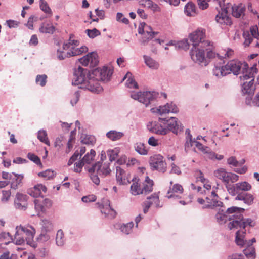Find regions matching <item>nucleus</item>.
I'll return each mask as SVG.
<instances>
[{
    "label": "nucleus",
    "instance_id": "obj_32",
    "mask_svg": "<svg viewBox=\"0 0 259 259\" xmlns=\"http://www.w3.org/2000/svg\"><path fill=\"white\" fill-rule=\"evenodd\" d=\"M254 199L253 195L249 193H239L235 197L236 200L243 201L248 205H250L253 203Z\"/></svg>",
    "mask_w": 259,
    "mask_h": 259
},
{
    "label": "nucleus",
    "instance_id": "obj_39",
    "mask_svg": "<svg viewBox=\"0 0 259 259\" xmlns=\"http://www.w3.org/2000/svg\"><path fill=\"white\" fill-rule=\"evenodd\" d=\"M96 155L95 150L91 149L90 152H88L82 158V161L84 164H89L91 163L94 160Z\"/></svg>",
    "mask_w": 259,
    "mask_h": 259
},
{
    "label": "nucleus",
    "instance_id": "obj_62",
    "mask_svg": "<svg viewBox=\"0 0 259 259\" xmlns=\"http://www.w3.org/2000/svg\"><path fill=\"white\" fill-rule=\"evenodd\" d=\"M199 8L202 10H205L208 8V3L211 0H197Z\"/></svg>",
    "mask_w": 259,
    "mask_h": 259
},
{
    "label": "nucleus",
    "instance_id": "obj_53",
    "mask_svg": "<svg viewBox=\"0 0 259 259\" xmlns=\"http://www.w3.org/2000/svg\"><path fill=\"white\" fill-rule=\"evenodd\" d=\"M50 233L41 230V233L37 238L38 241L41 242L48 241L50 239Z\"/></svg>",
    "mask_w": 259,
    "mask_h": 259
},
{
    "label": "nucleus",
    "instance_id": "obj_17",
    "mask_svg": "<svg viewBox=\"0 0 259 259\" xmlns=\"http://www.w3.org/2000/svg\"><path fill=\"white\" fill-rule=\"evenodd\" d=\"M85 169L88 172H96L99 175L104 176L107 175L111 171L108 162L101 164L100 162H98L91 167L85 166Z\"/></svg>",
    "mask_w": 259,
    "mask_h": 259
},
{
    "label": "nucleus",
    "instance_id": "obj_60",
    "mask_svg": "<svg viewBox=\"0 0 259 259\" xmlns=\"http://www.w3.org/2000/svg\"><path fill=\"white\" fill-rule=\"evenodd\" d=\"M116 20L118 22L122 23L125 24H128L130 22L129 20L123 16V15L121 13H117L116 14Z\"/></svg>",
    "mask_w": 259,
    "mask_h": 259
},
{
    "label": "nucleus",
    "instance_id": "obj_14",
    "mask_svg": "<svg viewBox=\"0 0 259 259\" xmlns=\"http://www.w3.org/2000/svg\"><path fill=\"white\" fill-rule=\"evenodd\" d=\"M252 189L250 184L246 181L238 182L227 187V191L232 196H235L240 191L248 192Z\"/></svg>",
    "mask_w": 259,
    "mask_h": 259
},
{
    "label": "nucleus",
    "instance_id": "obj_42",
    "mask_svg": "<svg viewBox=\"0 0 259 259\" xmlns=\"http://www.w3.org/2000/svg\"><path fill=\"white\" fill-rule=\"evenodd\" d=\"M37 138L42 143L47 145H50V143L47 137L46 131L40 130L37 133Z\"/></svg>",
    "mask_w": 259,
    "mask_h": 259
},
{
    "label": "nucleus",
    "instance_id": "obj_5",
    "mask_svg": "<svg viewBox=\"0 0 259 259\" xmlns=\"http://www.w3.org/2000/svg\"><path fill=\"white\" fill-rule=\"evenodd\" d=\"M79 45V41L73 38V35H71L68 41L63 45V49L67 51V54L69 57L78 56L88 51V48L85 46H82L80 48H76Z\"/></svg>",
    "mask_w": 259,
    "mask_h": 259
},
{
    "label": "nucleus",
    "instance_id": "obj_22",
    "mask_svg": "<svg viewBox=\"0 0 259 259\" xmlns=\"http://www.w3.org/2000/svg\"><path fill=\"white\" fill-rule=\"evenodd\" d=\"M159 193H154L151 196L147 198V200L144 201L143 203V212L146 213L151 205H154L156 207H160V201L159 198Z\"/></svg>",
    "mask_w": 259,
    "mask_h": 259
},
{
    "label": "nucleus",
    "instance_id": "obj_3",
    "mask_svg": "<svg viewBox=\"0 0 259 259\" xmlns=\"http://www.w3.org/2000/svg\"><path fill=\"white\" fill-rule=\"evenodd\" d=\"M13 241L16 245L23 244L25 241L30 244L36 233L35 228L31 225H19L16 227Z\"/></svg>",
    "mask_w": 259,
    "mask_h": 259
},
{
    "label": "nucleus",
    "instance_id": "obj_16",
    "mask_svg": "<svg viewBox=\"0 0 259 259\" xmlns=\"http://www.w3.org/2000/svg\"><path fill=\"white\" fill-rule=\"evenodd\" d=\"M2 178L4 179L10 180L11 188L13 189L16 190L21 183L24 176L22 174L18 175L14 172L9 173L3 171L2 172Z\"/></svg>",
    "mask_w": 259,
    "mask_h": 259
},
{
    "label": "nucleus",
    "instance_id": "obj_10",
    "mask_svg": "<svg viewBox=\"0 0 259 259\" xmlns=\"http://www.w3.org/2000/svg\"><path fill=\"white\" fill-rule=\"evenodd\" d=\"M219 5L221 11H219L215 17L216 21L222 25H231L232 21L231 18L227 14L230 9L229 6H226L225 0L217 1Z\"/></svg>",
    "mask_w": 259,
    "mask_h": 259
},
{
    "label": "nucleus",
    "instance_id": "obj_46",
    "mask_svg": "<svg viewBox=\"0 0 259 259\" xmlns=\"http://www.w3.org/2000/svg\"><path fill=\"white\" fill-rule=\"evenodd\" d=\"M139 3L140 5L148 8L152 9L154 11H156L158 9L157 5L151 0H141Z\"/></svg>",
    "mask_w": 259,
    "mask_h": 259
},
{
    "label": "nucleus",
    "instance_id": "obj_41",
    "mask_svg": "<svg viewBox=\"0 0 259 259\" xmlns=\"http://www.w3.org/2000/svg\"><path fill=\"white\" fill-rule=\"evenodd\" d=\"M65 239L63 231L59 230L57 232L56 236V244L58 246H62L65 243Z\"/></svg>",
    "mask_w": 259,
    "mask_h": 259
},
{
    "label": "nucleus",
    "instance_id": "obj_59",
    "mask_svg": "<svg viewBox=\"0 0 259 259\" xmlns=\"http://www.w3.org/2000/svg\"><path fill=\"white\" fill-rule=\"evenodd\" d=\"M34 202L35 204V209L38 213V214H39L40 212H43L45 210L44 206L39 200L36 199L34 200Z\"/></svg>",
    "mask_w": 259,
    "mask_h": 259
},
{
    "label": "nucleus",
    "instance_id": "obj_37",
    "mask_svg": "<svg viewBox=\"0 0 259 259\" xmlns=\"http://www.w3.org/2000/svg\"><path fill=\"white\" fill-rule=\"evenodd\" d=\"M184 12L188 16H194L196 14V6L191 2H188L185 6Z\"/></svg>",
    "mask_w": 259,
    "mask_h": 259
},
{
    "label": "nucleus",
    "instance_id": "obj_49",
    "mask_svg": "<svg viewBox=\"0 0 259 259\" xmlns=\"http://www.w3.org/2000/svg\"><path fill=\"white\" fill-rule=\"evenodd\" d=\"M120 150L119 148L108 150L107 152L110 161H114L117 158Z\"/></svg>",
    "mask_w": 259,
    "mask_h": 259
},
{
    "label": "nucleus",
    "instance_id": "obj_57",
    "mask_svg": "<svg viewBox=\"0 0 259 259\" xmlns=\"http://www.w3.org/2000/svg\"><path fill=\"white\" fill-rule=\"evenodd\" d=\"M47 76L45 74L38 75L36 77L35 82L41 87L45 86L47 82Z\"/></svg>",
    "mask_w": 259,
    "mask_h": 259
},
{
    "label": "nucleus",
    "instance_id": "obj_21",
    "mask_svg": "<svg viewBox=\"0 0 259 259\" xmlns=\"http://www.w3.org/2000/svg\"><path fill=\"white\" fill-rule=\"evenodd\" d=\"M159 121L163 122L164 124H167L166 127L168 129V132L171 131L174 133L177 134L179 131L182 130L181 124L178 122V119L176 118L171 117L168 119L159 118Z\"/></svg>",
    "mask_w": 259,
    "mask_h": 259
},
{
    "label": "nucleus",
    "instance_id": "obj_2",
    "mask_svg": "<svg viewBox=\"0 0 259 259\" xmlns=\"http://www.w3.org/2000/svg\"><path fill=\"white\" fill-rule=\"evenodd\" d=\"M243 71L240 76L241 81H244L242 85V92L243 94H246L248 96L247 100H250L252 96L254 94L255 88L253 85L254 73L255 72V68L251 67L247 68L246 65H244Z\"/></svg>",
    "mask_w": 259,
    "mask_h": 259
},
{
    "label": "nucleus",
    "instance_id": "obj_24",
    "mask_svg": "<svg viewBox=\"0 0 259 259\" xmlns=\"http://www.w3.org/2000/svg\"><path fill=\"white\" fill-rule=\"evenodd\" d=\"M161 121L159 120L158 122L156 121L151 122L147 125L148 129L151 132L156 134L164 135L168 133V129L166 128L165 125H162Z\"/></svg>",
    "mask_w": 259,
    "mask_h": 259
},
{
    "label": "nucleus",
    "instance_id": "obj_56",
    "mask_svg": "<svg viewBox=\"0 0 259 259\" xmlns=\"http://www.w3.org/2000/svg\"><path fill=\"white\" fill-rule=\"evenodd\" d=\"M233 55L234 51L230 48L223 50L222 52H221V60L222 61L224 58H231Z\"/></svg>",
    "mask_w": 259,
    "mask_h": 259
},
{
    "label": "nucleus",
    "instance_id": "obj_54",
    "mask_svg": "<svg viewBox=\"0 0 259 259\" xmlns=\"http://www.w3.org/2000/svg\"><path fill=\"white\" fill-rule=\"evenodd\" d=\"M85 33L90 38H94L101 34L100 32L96 28H94L93 29H86L85 30Z\"/></svg>",
    "mask_w": 259,
    "mask_h": 259
},
{
    "label": "nucleus",
    "instance_id": "obj_12",
    "mask_svg": "<svg viewBox=\"0 0 259 259\" xmlns=\"http://www.w3.org/2000/svg\"><path fill=\"white\" fill-rule=\"evenodd\" d=\"M151 169L156 170L159 172L164 173L166 171V163L163 160V157L160 154H156L151 157L149 161Z\"/></svg>",
    "mask_w": 259,
    "mask_h": 259
},
{
    "label": "nucleus",
    "instance_id": "obj_63",
    "mask_svg": "<svg viewBox=\"0 0 259 259\" xmlns=\"http://www.w3.org/2000/svg\"><path fill=\"white\" fill-rule=\"evenodd\" d=\"M195 176L197 181H199L202 183H204L206 181L202 172L200 170H196L195 171Z\"/></svg>",
    "mask_w": 259,
    "mask_h": 259
},
{
    "label": "nucleus",
    "instance_id": "obj_30",
    "mask_svg": "<svg viewBox=\"0 0 259 259\" xmlns=\"http://www.w3.org/2000/svg\"><path fill=\"white\" fill-rule=\"evenodd\" d=\"M47 189L46 187L42 184H37L33 187L29 188L27 193L30 196L33 197H38L43 195V193L47 192Z\"/></svg>",
    "mask_w": 259,
    "mask_h": 259
},
{
    "label": "nucleus",
    "instance_id": "obj_55",
    "mask_svg": "<svg viewBox=\"0 0 259 259\" xmlns=\"http://www.w3.org/2000/svg\"><path fill=\"white\" fill-rule=\"evenodd\" d=\"M67 51L64 50L62 48H60L57 50L56 53V56L57 58L60 60H64L66 58L69 57V55L67 54Z\"/></svg>",
    "mask_w": 259,
    "mask_h": 259
},
{
    "label": "nucleus",
    "instance_id": "obj_8",
    "mask_svg": "<svg viewBox=\"0 0 259 259\" xmlns=\"http://www.w3.org/2000/svg\"><path fill=\"white\" fill-rule=\"evenodd\" d=\"M205 31L203 29H198L189 35L193 47L206 48V46H212V43L208 40H205Z\"/></svg>",
    "mask_w": 259,
    "mask_h": 259
},
{
    "label": "nucleus",
    "instance_id": "obj_45",
    "mask_svg": "<svg viewBox=\"0 0 259 259\" xmlns=\"http://www.w3.org/2000/svg\"><path fill=\"white\" fill-rule=\"evenodd\" d=\"M134 148L137 152L140 155L147 154L148 150L146 149L145 145L142 143H137L134 145Z\"/></svg>",
    "mask_w": 259,
    "mask_h": 259
},
{
    "label": "nucleus",
    "instance_id": "obj_52",
    "mask_svg": "<svg viewBox=\"0 0 259 259\" xmlns=\"http://www.w3.org/2000/svg\"><path fill=\"white\" fill-rule=\"evenodd\" d=\"M212 48L207 50V58L210 59H214L216 60L215 62H218V61H222L221 60V53H215L211 49Z\"/></svg>",
    "mask_w": 259,
    "mask_h": 259
},
{
    "label": "nucleus",
    "instance_id": "obj_26",
    "mask_svg": "<svg viewBox=\"0 0 259 259\" xmlns=\"http://www.w3.org/2000/svg\"><path fill=\"white\" fill-rule=\"evenodd\" d=\"M206 204L203 206V208L213 209L215 207L222 206L223 203L218 200V196L214 191L211 192V195L206 198Z\"/></svg>",
    "mask_w": 259,
    "mask_h": 259
},
{
    "label": "nucleus",
    "instance_id": "obj_28",
    "mask_svg": "<svg viewBox=\"0 0 259 259\" xmlns=\"http://www.w3.org/2000/svg\"><path fill=\"white\" fill-rule=\"evenodd\" d=\"M221 62H215L214 63V67L212 69L213 75L219 78H221L224 76L229 74L228 70L227 68L226 65H223Z\"/></svg>",
    "mask_w": 259,
    "mask_h": 259
},
{
    "label": "nucleus",
    "instance_id": "obj_43",
    "mask_svg": "<svg viewBox=\"0 0 259 259\" xmlns=\"http://www.w3.org/2000/svg\"><path fill=\"white\" fill-rule=\"evenodd\" d=\"M243 253L248 258L254 259L255 258V248L251 245L243 250Z\"/></svg>",
    "mask_w": 259,
    "mask_h": 259
},
{
    "label": "nucleus",
    "instance_id": "obj_19",
    "mask_svg": "<svg viewBox=\"0 0 259 259\" xmlns=\"http://www.w3.org/2000/svg\"><path fill=\"white\" fill-rule=\"evenodd\" d=\"M151 111L153 113H158L163 115L168 113H177L179 111L176 105L172 102L168 103L163 106H160L158 108H151Z\"/></svg>",
    "mask_w": 259,
    "mask_h": 259
},
{
    "label": "nucleus",
    "instance_id": "obj_33",
    "mask_svg": "<svg viewBox=\"0 0 259 259\" xmlns=\"http://www.w3.org/2000/svg\"><path fill=\"white\" fill-rule=\"evenodd\" d=\"M226 5V6H229L230 8H231L232 15L236 18H239L244 14L245 9L242 4L232 6L231 4L227 3Z\"/></svg>",
    "mask_w": 259,
    "mask_h": 259
},
{
    "label": "nucleus",
    "instance_id": "obj_25",
    "mask_svg": "<svg viewBox=\"0 0 259 259\" xmlns=\"http://www.w3.org/2000/svg\"><path fill=\"white\" fill-rule=\"evenodd\" d=\"M101 211L105 214V217L112 219L116 217L117 213L110 206V201L107 199H104L101 204Z\"/></svg>",
    "mask_w": 259,
    "mask_h": 259
},
{
    "label": "nucleus",
    "instance_id": "obj_47",
    "mask_svg": "<svg viewBox=\"0 0 259 259\" xmlns=\"http://www.w3.org/2000/svg\"><path fill=\"white\" fill-rule=\"evenodd\" d=\"M96 140L94 136L89 135L83 134L81 137V142L84 144H92L95 143Z\"/></svg>",
    "mask_w": 259,
    "mask_h": 259
},
{
    "label": "nucleus",
    "instance_id": "obj_6",
    "mask_svg": "<svg viewBox=\"0 0 259 259\" xmlns=\"http://www.w3.org/2000/svg\"><path fill=\"white\" fill-rule=\"evenodd\" d=\"M212 48V46H206V48L192 47L190 55L192 61L201 66H206L209 64V61L205 57V51Z\"/></svg>",
    "mask_w": 259,
    "mask_h": 259
},
{
    "label": "nucleus",
    "instance_id": "obj_34",
    "mask_svg": "<svg viewBox=\"0 0 259 259\" xmlns=\"http://www.w3.org/2000/svg\"><path fill=\"white\" fill-rule=\"evenodd\" d=\"M144 62L147 66L152 70H157L159 68L160 65L158 62L150 56L144 55L143 56Z\"/></svg>",
    "mask_w": 259,
    "mask_h": 259
},
{
    "label": "nucleus",
    "instance_id": "obj_27",
    "mask_svg": "<svg viewBox=\"0 0 259 259\" xmlns=\"http://www.w3.org/2000/svg\"><path fill=\"white\" fill-rule=\"evenodd\" d=\"M80 63L83 66L90 65L91 66H95L98 62V55L95 52L88 53L87 55L79 59Z\"/></svg>",
    "mask_w": 259,
    "mask_h": 259
},
{
    "label": "nucleus",
    "instance_id": "obj_7",
    "mask_svg": "<svg viewBox=\"0 0 259 259\" xmlns=\"http://www.w3.org/2000/svg\"><path fill=\"white\" fill-rule=\"evenodd\" d=\"M214 176L220 180L225 185L226 189L227 187L231 186L230 183H234L239 180V176L231 172H228L224 168H219L213 172Z\"/></svg>",
    "mask_w": 259,
    "mask_h": 259
},
{
    "label": "nucleus",
    "instance_id": "obj_13",
    "mask_svg": "<svg viewBox=\"0 0 259 259\" xmlns=\"http://www.w3.org/2000/svg\"><path fill=\"white\" fill-rule=\"evenodd\" d=\"M99 81L91 72L86 82L83 84L82 89H87L93 93H99L103 90Z\"/></svg>",
    "mask_w": 259,
    "mask_h": 259
},
{
    "label": "nucleus",
    "instance_id": "obj_20",
    "mask_svg": "<svg viewBox=\"0 0 259 259\" xmlns=\"http://www.w3.org/2000/svg\"><path fill=\"white\" fill-rule=\"evenodd\" d=\"M172 181L170 182V186L167 191L166 197L168 199H180V194L183 193L184 189L183 187L179 184H175L172 185Z\"/></svg>",
    "mask_w": 259,
    "mask_h": 259
},
{
    "label": "nucleus",
    "instance_id": "obj_9",
    "mask_svg": "<svg viewBox=\"0 0 259 259\" xmlns=\"http://www.w3.org/2000/svg\"><path fill=\"white\" fill-rule=\"evenodd\" d=\"M158 94L155 92L131 93V97L144 104L146 107L152 103L157 98Z\"/></svg>",
    "mask_w": 259,
    "mask_h": 259
},
{
    "label": "nucleus",
    "instance_id": "obj_31",
    "mask_svg": "<svg viewBox=\"0 0 259 259\" xmlns=\"http://www.w3.org/2000/svg\"><path fill=\"white\" fill-rule=\"evenodd\" d=\"M27 196L21 193H18L16 195L14 200L15 207L17 209L25 210L27 205Z\"/></svg>",
    "mask_w": 259,
    "mask_h": 259
},
{
    "label": "nucleus",
    "instance_id": "obj_64",
    "mask_svg": "<svg viewBox=\"0 0 259 259\" xmlns=\"http://www.w3.org/2000/svg\"><path fill=\"white\" fill-rule=\"evenodd\" d=\"M27 157L29 159L34 162L35 164L37 165L41 164V161L40 158L36 155L31 153H29L27 155Z\"/></svg>",
    "mask_w": 259,
    "mask_h": 259
},
{
    "label": "nucleus",
    "instance_id": "obj_4",
    "mask_svg": "<svg viewBox=\"0 0 259 259\" xmlns=\"http://www.w3.org/2000/svg\"><path fill=\"white\" fill-rule=\"evenodd\" d=\"M131 185V193L134 195L147 194L153 191V181L148 176L146 177L145 181L142 182L139 178L134 177Z\"/></svg>",
    "mask_w": 259,
    "mask_h": 259
},
{
    "label": "nucleus",
    "instance_id": "obj_23",
    "mask_svg": "<svg viewBox=\"0 0 259 259\" xmlns=\"http://www.w3.org/2000/svg\"><path fill=\"white\" fill-rule=\"evenodd\" d=\"M226 65L228 70L229 74L232 73L235 75L239 74L241 69L245 67L244 65H246L247 67H246L249 68L246 64H243V67H242L243 64L237 60H230Z\"/></svg>",
    "mask_w": 259,
    "mask_h": 259
},
{
    "label": "nucleus",
    "instance_id": "obj_35",
    "mask_svg": "<svg viewBox=\"0 0 259 259\" xmlns=\"http://www.w3.org/2000/svg\"><path fill=\"white\" fill-rule=\"evenodd\" d=\"M40 225L41 226V230L42 231L51 232L53 230L54 225L49 219H42L40 223Z\"/></svg>",
    "mask_w": 259,
    "mask_h": 259
},
{
    "label": "nucleus",
    "instance_id": "obj_11",
    "mask_svg": "<svg viewBox=\"0 0 259 259\" xmlns=\"http://www.w3.org/2000/svg\"><path fill=\"white\" fill-rule=\"evenodd\" d=\"M91 73L88 69L78 66L74 70L72 84L79 85V88L82 89L83 84L86 82Z\"/></svg>",
    "mask_w": 259,
    "mask_h": 259
},
{
    "label": "nucleus",
    "instance_id": "obj_44",
    "mask_svg": "<svg viewBox=\"0 0 259 259\" xmlns=\"http://www.w3.org/2000/svg\"><path fill=\"white\" fill-rule=\"evenodd\" d=\"M55 28L51 24H43L39 28L41 33L52 34L55 31Z\"/></svg>",
    "mask_w": 259,
    "mask_h": 259
},
{
    "label": "nucleus",
    "instance_id": "obj_18",
    "mask_svg": "<svg viewBox=\"0 0 259 259\" xmlns=\"http://www.w3.org/2000/svg\"><path fill=\"white\" fill-rule=\"evenodd\" d=\"M138 32L139 34L143 35V42H145L146 41L152 39L154 35L157 34L156 32L152 31L151 27L146 24L144 22L139 24Z\"/></svg>",
    "mask_w": 259,
    "mask_h": 259
},
{
    "label": "nucleus",
    "instance_id": "obj_1",
    "mask_svg": "<svg viewBox=\"0 0 259 259\" xmlns=\"http://www.w3.org/2000/svg\"><path fill=\"white\" fill-rule=\"evenodd\" d=\"M244 209L241 207L232 206L225 210L221 206L215 215L218 223L225 224L229 220L230 222L227 226L229 230H237L235 233V242L240 246H244L246 242L245 237L247 229L255 226V222L251 219L244 218Z\"/></svg>",
    "mask_w": 259,
    "mask_h": 259
},
{
    "label": "nucleus",
    "instance_id": "obj_48",
    "mask_svg": "<svg viewBox=\"0 0 259 259\" xmlns=\"http://www.w3.org/2000/svg\"><path fill=\"white\" fill-rule=\"evenodd\" d=\"M195 146L198 150L201 151L203 154H206V157L208 158L211 152V149L207 146L203 145L199 142H195Z\"/></svg>",
    "mask_w": 259,
    "mask_h": 259
},
{
    "label": "nucleus",
    "instance_id": "obj_51",
    "mask_svg": "<svg viewBox=\"0 0 259 259\" xmlns=\"http://www.w3.org/2000/svg\"><path fill=\"white\" fill-rule=\"evenodd\" d=\"M114 227L116 229H119L121 232L127 235L129 234L130 228L128 226V223H116L114 225Z\"/></svg>",
    "mask_w": 259,
    "mask_h": 259
},
{
    "label": "nucleus",
    "instance_id": "obj_38",
    "mask_svg": "<svg viewBox=\"0 0 259 259\" xmlns=\"http://www.w3.org/2000/svg\"><path fill=\"white\" fill-rule=\"evenodd\" d=\"M186 134L187 136L186 137V142L185 143V150L187 152L188 149L193 146V143L195 144V142H197L195 140L192 139V136L190 134V131L189 129L186 130Z\"/></svg>",
    "mask_w": 259,
    "mask_h": 259
},
{
    "label": "nucleus",
    "instance_id": "obj_58",
    "mask_svg": "<svg viewBox=\"0 0 259 259\" xmlns=\"http://www.w3.org/2000/svg\"><path fill=\"white\" fill-rule=\"evenodd\" d=\"M243 37L245 39L244 45L245 46H248L253 40V36L250 35L248 31L243 32Z\"/></svg>",
    "mask_w": 259,
    "mask_h": 259
},
{
    "label": "nucleus",
    "instance_id": "obj_40",
    "mask_svg": "<svg viewBox=\"0 0 259 259\" xmlns=\"http://www.w3.org/2000/svg\"><path fill=\"white\" fill-rule=\"evenodd\" d=\"M39 5L40 10L48 16L52 15V11L48 3L45 0H39Z\"/></svg>",
    "mask_w": 259,
    "mask_h": 259
},
{
    "label": "nucleus",
    "instance_id": "obj_61",
    "mask_svg": "<svg viewBox=\"0 0 259 259\" xmlns=\"http://www.w3.org/2000/svg\"><path fill=\"white\" fill-rule=\"evenodd\" d=\"M84 165H85V164L81 160L75 162L74 164L73 171L75 172L80 173Z\"/></svg>",
    "mask_w": 259,
    "mask_h": 259
},
{
    "label": "nucleus",
    "instance_id": "obj_50",
    "mask_svg": "<svg viewBox=\"0 0 259 259\" xmlns=\"http://www.w3.org/2000/svg\"><path fill=\"white\" fill-rule=\"evenodd\" d=\"M55 172L52 169H47L38 174V176L39 177H43L46 180L53 179L55 177Z\"/></svg>",
    "mask_w": 259,
    "mask_h": 259
},
{
    "label": "nucleus",
    "instance_id": "obj_15",
    "mask_svg": "<svg viewBox=\"0 0 259 259\" xmlns=\"http://www.w3.org/2000/svg\"><path fill=\"white\" fill-rule=\"evenodd\" d=\"M113 72V69L112 68L104 66L95 69L92 73L99 80L108 81L110 79Z\"/></svg>",
    "mask_w": 259,
    "mask_h": 259
},
{
    "label": "nucleus",
    "instance_id": "obj_36",
    "mask_svg": "<svg viewBox=\"0 0 259 259\" xmlns=\"http://www.w3.org/2000/svg\"><path fill=\"white\" fill-rule=\"evenodd\" d=\"M124 135V134L123 132H118L116 130H111L106 134V137L112 141L120 140Z\"/></svg>",
    "mask_w": 259,
    "mask_h": 259
},
{
    "label": "nucleus",
    "instance_id": "obj_29",
    "mask_svg": "<svg viewBox=\"0 0 259 259\" xmlns=\"http://www.w3.org/2000/svg\"><path fill=\"white\" fill-rule=\"evenodd\" d=\"M128 172H126L120 166L116 167V180L117 183L121 185H127L130 183Z\"/></svg>",
    "mask_w": 259,
    "mask_h": 259
}]
</instances>
